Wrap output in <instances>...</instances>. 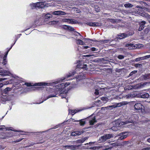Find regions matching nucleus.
<instances>
[{
    "label": "nucleus",
    "instance_id": "nucleus-1",
    "mask_svg": "<svg viewBox=\"0 0 150 150\" xmlns=\"http://www.w3.org/2000/svg\"><path fill=\"white\" fill-rule=\"evenodd\" d=\"M70 83L67 82L55 86V88L51 90L50 95L48 96L47 98L45 100L50 98L56 97L57 95H59L62 98H66L67 94L64 92V88L70 85ZM44 101V100L39 103H37V104H40L42 103Z\"/></svg>",
    "mask_w": 150,
    "mask_h": 150
},
{
    "label": "nucleus",
    "instance_id": "nucleus-2",
    "mask_svg": "<svg viewBox=\"0 0 150 150\" xmlns=\"http://www.w3.org/2000/svg\"><path fill=\"white\" fill-rule=\"evenodd\" d=\"M75 74V72H73L71 73H69L68 74L66 75V76L63 78L61 79L60 80L57 81H56L52 83H47L44 82H39L38 83L33 84L30 83H25V84L28 86H53L54 84H57L59 83H60L61 81H63L64 80H68L69 79H68V78L71 76H72L73 75Z\"/></svg>",
    "mask_w": 150,
    "mask_h": 150
},
{
    "label": "nucleus",
    "instance_id": "nucleus-3",
    "mask_svg": "<svg viewBox=\"0 0 150 150\" xmlns=\"http://www.w3.org/2000/svg\"><path fill=\"white\" fill-rule=\"evenodd\" d=\"M114 135L112 134H106L105 135L101 136L99 139V142H103L107 139H110L113 137Z\"/></svg>",
    "mask_w": 150,
    "mask_h": 150
},
{
    "label": "nucleus",
    "instance_id": "nucleus-4",
    "mask_svg": "<svg viewBox=\"0 0 150 150\" xmlns=\"http://www.w3.org/2000/svg\"><path fill=\"white\" fill-rule=\"evenodd\" d=\"M128 103L126 101H123L119 103H117L112 105L110 106H109V107H112L115 108L117 107H120L122 106L125 105Z\"/></svg>",
    "mask_w": 150,
    "mask_h": 150
},
{
    "label": "nucleus",
    "instance_id": "nucleus-5",
    "mask_svg": "<svg viewBox=\"0 0 150 150\" xmlns=\"http://www.w3.org/2000/svg\"><path fill=\"white\" fill-rule=\"evenodd\" d=\"M142 107H144L142 104L140 103H137L134 105V110H142Z\"/></svg>",
    "mask_w": 150,
    "mask_h": 150
},
{
    "label": "nucleus",
    "instance_id": "nucleus-6",
    "mask_svg": "<svg viewBox=\"0 0 150 150\" xmlns=\"http://www.w3.org/2000/svg\"><path fill=\"white\" fill-rule=\"evenodd\" d=\"M85 132V129H83L82 130L80 131H77L71 133V135L72 136H76L82 134L83 133Z\"/></svg>",
    "mask_w": 150,
    "mask_h": 150
},
{
    "label": "nucleus",
    "instance_id": "nucleus-7",
    "mask_svg": "<svg viewBox=\"0 0 150 150\" xmlns=\"http://www.w3.org/2000/svg\"><path fill=\"white\" fill-rule=\"evenodd\" d=\"M52 14L55 15L60 16L65 15L66 13L62 11H57L52 12Z\"/></svg>",
    "mask_w": 150,
    "mask_h": 150
},
{
    "label": "nucleus",
    "instance_id": "nucleus-8",
    "mask_svg": "<svg viewBox=\"0 0 150 150\" xmlns=\"http://www.w3.org/2000/svg\"><path fill=\"white\" fill-rule=\"evenodd\" d=\"M86 64H83V65H78L77 68L76 69V71H78L79 69H83L84 70H87V68Z\"/></svg>",
    "mask_w": 150,
    "mask_h": 150
},
{
    "label": "nucleus",
    "instance_id": "nucleus-9",
    "mask_svg": "<svg viewBox=\"0 0 150 150\" xmlns=\"http://www.w3.org/2000/svg\"><path fill=\"white\" fill-rule=\"evenodd\" d=\"M139 87V84H137L136 85H128L126 88H125V90H130L132 89H136L138 88Z\"/></svg>",
    "mask_w": 150,
    "mask_h": 150
},
{
    "label": "nucleus",
    "instance_id": "nucleus-10",
    "mask_svg": "<svg viewBox=\"0 0 150 150\" xmlns=\"http://www.w3.org/2000/svg\"><path fill=\"white\" fill-rule=\"evenodd\" d=\"M127 132H123L120 133L119 135L121 136L119 138V139L122 140L126 138L127 135Z\"/></svg>",
    "mask_w": 150,
    "mask_h": 150
},
{
    "label": "nucleus",
    "instance_id": "nucleus-11",
    "mask_svg": "<svg viewBox=\"0 0 150 150\" xmlns=\"http://www.w3.org/2000/svg\"><path fill=\"white\" fill-rule=\"evenodd\" d=\"M8 100L7 96L4 93L0 95V101L2 102H4Z\"/></svg>",
    "mask_w": 150,
    "mask_h": 150
},
{
    "label": "nucleus",
    "instance_id": "nucleus-12",
    "mask_svg": "<svg viewBox=\"0 0 150 150\" xmlns=\"http://www.w3.org/2000/svg\"><path fill=\"white\" fill-rule=\"evenodd\" d=\"M85 109V108H83L82 109H79V110H69V113L70 114H71L72 115H74V114H75L76 113L81 111H82L83 110H84Z\"/></svg>",
    "mask_w": 150,
    "mask_h": 150
},
{
    "label": "nucleus",
    "instance_id": "nucleus-13",
    "mask_svg": "<svg viewBox=\"0 0 150 150\" xmlns=\"http://www.w3.org/2000/svg\"><path fill=\"white\" fill-rule=\"evenodd\" d=\"M134 117L135 116L134 115H132L131 117L130 118H129L128 121L127 120L126 122H123V125L129 123H132L133 122L135 121V120H134Z\"/></svg>",
    "mask_w": 150,
    "mask_h": 150
},
{
    "label": "nucleus",
    "instance_id": "nucleus-14",
    "mask_svg": "<svg viewBox=\"0 0 150 150\" xmlns=\"http://www.w3.org/2000/svg\"><path fill=\"white\" fill-rule=\"evenodd\" d=\"M10 73L8 71L6 70H0V75L3 76H9Z\"/></svg>",
    "mask_w": 150,
    "mask_h": 150
},
{
    "label": "nucleus",
    "instance_id": "nucleus-15",
    "mask_svg": "<svg viewBox=\"0 0 150 150\" xmlns=\"http://www.w3.org/2000/svg\"><path fill=\"white\" fill-rule=\"evenodd\" d=\"M87 25L90 26H100L99 23L97 22H88L86 23Z\"/></svg>",
    "mask_w": 150,
    "mask_h": 150
},
{
    "label": "nucleus",
    "instance_id": "nucleus-16",
    "mask_svg": "<svg viewBox=\"0 0 150 150\" xmlns=\"http://www.w3.org/2000/svg\"><path fill=\"white\" fill-rule=\"evenodd\" d=\"M92 115L89 117V118H91L89 120V123L91 125H93L94 123L96 122H97L96 120V117H94L92 118Z\"/></svg>",
    "mask_w": 150,
    "mask_h": 150
},
{
    "label": "nucleus",
    "instance_id": "nucleus-17",
    "mask_svg": "<svg viewBox=\"0 0 150 150\" xmlns=\"http://www.w3.org/2000/svg\"><path fill=\"white\" fill-rule=\"evenodd\" d=\"M44 3L43 2H39L36 3V8H43L44 7Z\"/></svg>",
    "mask_w": 150,
    "mask_h": 150
},
{
    "label": "nucleus",
    "instance_id": "nucleus-18",
    "mask_svg": "<svg viewBox=\"0 0 150 150\" xmlns=\"http://www.w3.org/2000/svg\"><path fill=\"white\" fill-rule=\"evenodd\" d=\"M125 46L126 47H128L129 50L135 49L134 45L132 43L126 44Z\"/></svg>",
    "mask_w": 150,
    "mask_h": 150
},
{
    "label": "nucleus",
    "instance_id": "nucleus-19",
    "mask_svg": "<svg viewBox=\"0 0 150 150\" xmlns=\"http://www.w3.org/2000/svg\"><path fill=\"white\" fill-rule=\"evenodd\" d=\"M115 123L116 125V126H113L112 127L111 129L112 130L114 131H116L117 130V126L120 127L121 126V125L120 123H119L118 124H117V121H116L114 123Z\"/></svg>",
    "mask_w": 150,
    "mask_h": 150
},
{
    "label": "nucleus",
    "instance_id": "nucleus-20",
    "mask_svg": "<svg viewBox=\"0 0 150 150\" xmlns=\"http://www.w3.org/2000/svg\"><path fill=\"white\" fill-rule=\"evenodd\" d=\"M85 78V77L83 74H81L76 77V80L77 81H78L83 79H84Z\"/></svg>",
    "mask_w": 150,
    "mask_h": 150
},
{
    "label": "nucleus",
    "instance_id": "nucleus-21",
    "mask_svg": "<svg viewBox=\"0 0 150 150\" xmlns=\"http://www.w3.org/2000/svg\"><path fill=\"white\" fill-rule=\"evenodd\" d=\"M149 95L148 93H142L140 95V97L142 98H147L149 97Z\"/></svg>",
    "mask_w": 150,
    "mask_h": 150
},
{
    "label": "nucleus",
    "instance_id": "nucleus-22",
    "mask_svg": "<svg viewBox=\"0 0 150 150\" xmlns=\"http://www.w3.org/2000/svg\"><path fill=\"white\" fill-rule=\"evenodd\" d=\"M127 35V34L125 33H122L118 35L117 38L120 39H122L126 37Z\"/></svg>",
    "mask_w": 150,
    "mask_h": 150
},
{
    "label": "nucleus",
    "instance_id": "nucleus-23",
    "mask_svg": "<svg viewBox=\"0 0 150 150\" xmlns=\"http://www.w3.org/2000/svg\"><path fill=\"white\" fill-rule=\"evenodd\" d=\"M63 28L64 29H68L69 30H71V31H73L74 30V28L69 26L67 25H64L63 26Z\"/></svg>",
    "mask_w": 150,
    "mask_h": 150
},
{
    "label": "nucleus",
    "instance_id": "nucleus-24",
    "mask_svg": "<svg viewBox=\"0 0 150 150\" xmlns=\"http://www.w3.org/2000/svg\"><path fill=\"white\" fill-rule=\"evenodd\" d=\"M6 130H11V131H13L15 132H23V131L21 130H14L13 129V128L11 127H7L6 128Z\"/></svg>",
    "mask_w": 150,
    "mask_h": 150
},
{
    "label": "nucleus",
    "instance_id": "nucleus-25",
    "mask_svg": "<svg viewBox=\"0 0 150 150\" xmlns=\"http://www.w3.org/2000/svg\"><path fill=\"white\" fill-rule=\"evenodd\" d=\"M76 43L78 45H83L85 44V43L82 40L78 39L76 40Z\"/></svg>",
    "mask_w": 150,
    "mask_h": 150
},
{
    "label": "nucleus",
    "instance_id": "nucleus-26",
    "mask_svg": "<svg viewBox=\"0 0 150 150\" xmlns=\"http://www.w3.org/2000/svg\"><path fill=\"white\" fill-rule=\"evenodd\" d=\"M132 13L133 15H134L135 16H138V15H141L142 13L140 12V11H138L136 10H135L134 11H133Z\"/></svg>",
    "mask_w": 150,
    "mask_h": 150
},
{
    "label": "nucleus",
    "instance_id": "nucleus-27",
    "mask_svg": "<svg viewBox=\"0 0 150 150\" xmlns=\"http://www.w3.org/2000/svg\"><path fill=\"white\" fill-rule=\"evenodd\" d=\"M18 38H17L15 41V42H14V43L13 45H12L11 47V48L7 51L6 52V53L5 54V55H4V57H3V58H4L5 59H6V57H7V55H8V53L9 52V51L10 50L11 48L15 44L16 41H17V40Z\"/></svg>",
    "mask_w": 150,
    "mask_h": 150
},
{
    "label": "nucleus",
    "instance_id": "nucleus-28",
    "mask_svg": "<svg viewBox=\"0 0 150 150\" xmlns=\"http://www.w3.org/2000/svg\"><path fill=\"white\" fill-rule=\"evenodd\" d=\"M11 88L9 87H7L4 89V94H7L8 92L11 91Z\"/></svg>",
    "mask_w": 150,
    "mask_h": 150
},
{
    "label": "nucleus",
    "instance_id": "nucleus-29",
    "mask_svg": "<svg viewBox=\"0 0 150 150\" xmlns=\"http://www.w3.org/2000/svg\"><path fill=\"white\" fill-rule=\"evenodd\" d=\"M143 45L142 44H136L134 45L135 48H139L143 47Z\"/></svg>",
    "mask_w": 150,
    "mask_h": 150
},
{
    "label": "nucleus",
    "instance_id": "nucleus-30",
    "mask_svg": "<svg viewBox=\"0 0 150 150\" xmlns=\"http://www.w3.org/2000/svg\"><path fill=\"white\" fill-rule=\"evenodd\" d=\"M124 6L126 8H130L132 7L133 5L130 3H127L125 4Z\"/></svg>",
    "mask_w": 150,
    "mask_h": 150
},
{
    "label": "nucleus",
    "instance_id": "nucleus-31",
    "mask_svg": "<svg viewBox=\"0 0 150 150\" xmlns=\"http://www.w3.org/2000/svg\"><path fill=\"white\" fill-rule=\"evenodd\" d=\"M30 6L31 8L32 9H34L35 8H36V3H33L30 4Z\"/></svg>",
    "mask_w": 150,
    "mask_h": 150
},
{
    "label": "nucleus",
    "instance_id": "nucleus-32",
    "mask_svg": "<svg viewBox=\"0 0 150 150\" xmlns=\"http://www.w3.org/2000/svg\"><path fill=\"white\" fill-rule=\"evenodd\" d=\"M83 119H81L79 120V122H80V124L81 126H83L84 125L85 123V122L84 121H83Z\"/></svg>",
    "mask_w": 150,
    "mask_h": 150
},
{
    "label": "nucleus",
    "instance_id": "nucleus-33",
    "mask_svg": "<svg viewBox=\"0 0 150 150\" xmlns=\"http://www.w3.org/2000/svg\"><path fill=\"white\" fill-rule=\"evenodd\" d=\"M7 62V59H5L4 58H3V62L2 64L3 65H5L6 64Z\"/></svg>",
    "mask_w": 150,
    "mask_h": 150
},
{
    "label": "nucleus",
    "instance_id": "nucleus-34",
    "mask_svg": "<svg viewBox=\"0 0 150 150\" xmlns=\"http://www.w3.org/2000/svg\"><path fill=\"white\" fill-rule=\"evenodd\" d=\"M77 147H78V146H76V145H70L69 149L72 150H74Z\"/></svg>",
    "mask_w": 150,
    "mask_h": 150
},
{
    "label": "nucleus",
    "instance_id": "nucleus-35",
    "mask_svg": "<svg viewBox=\"0 0 150 150\" xmlns=\"http://www.w3.org/2000/svg\"><path fill=\"white\" fill-rule=\"evenodd\" d=\"M63 123H61V124H59L57 125L56 126H55L54 127L53 129H56V128H58L60 127H61V125L63 124Z\"/></svg>",
    "mask_w": 150,
    "mask_h": 150
},
{
    "label": "nucleus",
    "instance_id": "nucleus-36",
    "mask_svg": "<svg viewBox=\"0 0 150 150\" xmlns=\"http://www.w3.org/2000/svg\"><path fill=\"white\" fill-rule=\"evenodd\" d=\"M134 97L133 96L132 94H128L126 95V97L127 98H132Z\"/></svg>",
    "mask_w": 150,
    "mask_h": 150
},
{
    "label": "nucleus",
    "instance_id": "nucleus-37",
    "mask_svg": "<svg viewBox=\"0 0 150 150\" xmlns=\"http://www.w3.org/2000/svg\"><path fill=\"white\" fill-rule=\"evenodd\" d=\"M52 16L49 13L45 15V17L46 18H50Z\"/></svg>",
    "mask_w": 150,
    "mask_h": 150
},
{
    "label": "nucleus",
    "instance_id": "nucleus-38",
    "mask_svg": "<svg viewBox=\"0 0 150 150\" xmlns=\"http://www.w3.org/2000/svg\"><path fill=\"white\" fill-rule=\"evenodd\" d=\"M69 19L65 18L62 19V21L64 22H66L69 23Z\"/></svg>",
    "mask_w": 150,
    "mask_h": 150
},
{
    "label": "nucleus",
    "instance_id": "nucleus-39",
    "mask_svg": "<svg viewBox=\"0 0 150 150\" xmlns=\"http://www.w3.org/2000/svg\"><path fill=\"white\" fill-rule=\"evenodd\" d=\"M142 58H143V59L149 58H150V55L145 56L144 57H142Z\"/></svg>",
    "mask_w": 150,
    "mask_h": 150
},
{
    "label": "nucleus",
    "instance_id": "nucleus-40",
    "mask_svg": "<svg viewBox=\"0 0 150 150\" xmlns=\"http://www.w3.org/2000/svg\"><path fill=\"white\" fill-rule=\"evenodd\" d=\"M118 58L120 59H122L124 58V56L122 55H120L118 56Z\"/></svg>",
    "mask_w": 150,
    "mask_h": 150
},
{
    "label": "nucleus",
    "instance_id": "nucleus-41",
    "mask_svg": "<svg viewBox=\"0 0 150 150\" xmlns=\"http://www.w3.org/2000/svg\"><path fill=\"white\" fill-rule=\"evenodd\" d=\"M137 72V71H134L132 72H131L130 74H129L130 76H132L134 74L136 73Z\"/></svg>",
    "mask_w": 150,
    "mask_h": 150
},
{
    "label": "nucleus",
    "instance_id": "nucleus-42",
    "mask_svg": "<svg viewBox=\"0 0 150 150\" xmlns=\"http://www.w3.org/2000/svg\"><path fill=\"white\" fill-rule=\"evenodd\" d=\"M90 149H92L94 150H96V149H99L98 147L97 146H94L93 147H91L89 148Z\"/></svg>",
    "mask_w": 150,
    "mask_h": 150
},
{
    "label": "nucleus",
    "instance_id": "nucleus-43",
    "mask_svg": "<svg viewBox=\"0 0 150 150\" xmlns=\"http://www.w3.org/2000/svg\"><path fill=\"white\" fill-rule=\"evenodd\" d=\"M144 28V26H142V25H140L139 28V31H141Z\"/></svg>",
    "mask_w": 150,
    "mask_h": 150
},
{
    "label": "nucleus",
    "instance_id": "nucleus-44",
    "mask_svg": "<svg viewBox=\"0 0 150 150\" xmlns=\"http://www.w3.org/2000/svg\"><path fill=\"white\" fill-rule=\"evenodd\" d=\"M69 23L73 24L74 23V21L73 19H69Z\"/></svg>",
    "mask_w": 150,
    "mask_h": 150
},
{
    "label": "nucleus",
    "instance_id": "nucleus-45",
    "mask_svg": "<svg viewBox=\"0 0 150 150\" xmlns=\"http://www.w3.org/2000/svg\"><path fill=\"white\" fill-rule=\"evenodd\" d=\"M77 142L80 143H82L84 142V141H83V139H82L79 140H78L77 141Z\"/></svg>",
    "mask_w": 150,
    "mask_h": 150
},
{
    "label": "nucleus",
    "instance_id": "nucleus-46",
    "mask_svg": "<svg viewBox=\"0 0 150 150\" xmlns=\"http://www.w3.org/2000/svg\"><path fill=\"white\" fill-rule=\"evenodd\" d=\"M146 22L144 21H142L141 22L140 25L142 26H144Z\"/></svg>",
    "mask_w": 150,
    "mask_h": 150
},
{
    "label": "nucleus",
    "instance_id": "nucleus-47",
    "mask_svg": "<svg viewBox=\"0 0 150 150\" xmlns=\"http://www.w3.org/2000/svg\"><path fill=\"white\" fill-rule=\"evenodd\" d=\"M150 149V147L144 148L142 149L141 150H149Z\"/></svg>",
    "mask_w": 150,
    "mask_h": 150
},
{
    "label": "nucleus",
    "instance_id": "nucleus-48",
    "mask_svg": "<svg viewBox=\"0 0 150 150\" xmlns=\"http://www.w3.org/2000/svg\"><path fill=\"white\" fill-rule=\"evenodd\" d=\"M85 57H90L92 56H94V57H95V55L93 54H88V55H86L85 56Z\"/></svg>",
    "mask_w": 150,
    "mask_h": 150
},
{
    "label": "nucleus",
    "instance_id": "nucleus-49",
    "mask_svg": "<svg viewBox=\"0 0 150 150\" xmlns=\"http://www.w3.org/2000/svg\"><path fill=\"white\" fill-rule=\"evenodd\" d=\"M109 40H105L103 41V43H107L110 42Z\"/></svg>",
    "mask_w": 150,
    "mask_h": 150
},
{
    "label": "nucleus",
    "instance_id": "nucleus-50",
    "mask_svg": "<svg viewBox=\"0 0 150 150\" xmlns=\"http://www.w3.org/2000/svg\"><path fill=\"white\" fill-rule=\"evenodd\" d=\"M11 83L9 82L8 81H7L5 82V83H4V85H7L8 84H11Z\"/></svg>",
    "mask_w": 150,
    "mask_h": 150
},
{
    "label": "nucleus",
    "instance_id": "nucleus-51",
    "mask_svg": "<svg viewBox=\"0 0 150 150\" xmlns=\"http://www.w3.org/2000/svg\"><path fill=\"white\" fill-rule=\"evenodd\" d=\"M91 50L92 51H94L96 50V49L95 47H92L91 48Z\"/></svg>",
    "mask_w": 150,
    "mask_h": 150
},
{
    "label": "nucleus",
    "instance_id": "nucleus-52",
    "mask_svg": "<svg viewBox=\"0 0 150 150\" xmlns=\"http://www.w3.org/2000/svg\"><path fill=\"white\" fill-rule=\"evenodd\" d=\"M14 80V79H10V80L9 81H9V82L11 83V84H12Z\"/></svg>",
    "mask_w": 150,
    "mask_h": 150
},
{
    "label": "nucleus",
    "instance_id": "nucleus-53",
    "mask_svg": "<svg viewBox=\"0 0 150 150\" xmlns=\"http://www.w3.org/2000/svg\"><path fill=\"white\" fill-rule=\"evenodd\" d=\"M145 16L146 17H147L148 18H150V15H149L147 13H145Z\"/></svg>",
    "mask_w": 150,
    "mask_h": 150
},
{
    "label": "nucleus",
    "instance_id": "nucleus-54",
    "mask_svg": "<svg viewBox=\"0 0 150 150\" xmlns=\"http://www.w3.org/2000/svg\"><path fill=\"white\" fill-rule=\"evenodd\" d=\"M94 93L96 95H98L99 94L98 91L97 90H96V91Z\"/></svg>",
    "mask_w": 150,
    "mask_h": 150
},
{
    "label": "nucleus",
    "instance_id": "nucleus-55",
    "mask_svg": "<svg viewBox=\"0 0 150 150\" xmlns=\"http://www.w3.org/2000/svg\"><path fill=\"white\" fill-rule=\"evenodd\" d=\"M101 99L103 100H106L107 98L105 97H102L101 98Z\"/></svg>",
    "mask_w": 150,
    "mask_h": 150
},
{
    "label": "nucleus",
    "instance_id": "nucleus-56",
    "mask_svg": "<svg viewBox=\"0 0 150 150\" xmlns=\"http://www.w3.org/2000/svg\"><path fill=\"white\" fill-rule=\"evenodd\" d=\"M70 145H66L64 146L65 148H67V149H69Z\"/></svg>",
    "mask_w": 150,
    "mask_h": 150
},
{
    "label": "nucleus",
    "instance_id": "nucleus-57",
    "mask_svg": "<svg viewBox=\"0 0 150 150\" xmlns=\"http://www.w3.org/2000/svg\"><path fill=\"white\" fill-rule=\"evenodd\" d=\"M7 79L6 78H0V81H2L6 79Z\"/></svg>",
    "mask_w": 150,
    "mask_h": 150
},
{
    "label": "nucleus",
    "instance_id": "nucleus-58",
    "mask_svg": "<svg viewBox=\"0 0 150 150\" xmlns=\"http://www.w3.org/2000/svg\"><path fill=\"white\" fill-rule=\"evenodd\" d=\"M22 139H18L16 140V142H19L21 141L22 140Z\"/></svg>",
    "mask_w": 150,
    "mask_h": 150
},
{
    "label": "nucleus",
    "instance_id": "nucleus-59",
    "mask_svg": "<svg viewBox=\"0 0 150 150\" xmlns=\"http://www.w3.org/2000/svg\"><path fill=\"white\" fill-rule=\"evenodd\" d=\"M74 35H76V36H77L78 35H81L80 34V33H78V32H76L74 34Z\"/></svg>",
    "mask_w": 150,
    "mask_h": 150
},
{
    "label": "nucleus",
    "instance_id": "nucleus-60",
    "mask_svg": "<svg viewBox=\"0 0 150 150\" xmlns=\"http://www.w3.org/2000/svg\"><path fill=\"white\" fill-rule=\"evenodd\" d=\"M108 107H102L101 108V110H105V109H107Z\"/></svg>",
    "mask_w": 150,
    "mask_h": 150
},
{
    "label": "nucleus",
    "instance_id": "nucleus-61",
    "mask_svg": "<svg viewBox=\"0 0 150 150\" xmlns=\"http://www.w3.org/2000/svg\"><path fill=\"white\" fill-rule=\"evenodd\" d=\"M83 48L85 49H87V48L90 47L88 46H83Z\"/></svg>",
    "mask_w": 150,
    "mask_h": 150
},
{
    "label": "nucleus",
    "instance_id": "nucleus-62",
    "mask_svg": "<svg viewBox=\"0 0 150 150\" xmlns=\"http://www.w3.org/2000/svg\"><path fill=\"white\" fill-rule=\"evenodd\" d=\"M141 58H142V57L141 58H137L136 59H135V61H139L140 60V59Z\"/></svg>",
    "mask_w": 150,
    "mask_h": 150
},
{
    "label": "nucleus",
    "instance_id": "nucleus-63",
    "mask_svg": "<svg viewBox=\"0 0 150 150\" xmlns=\"http://www.w3.org/2000/svg\"><path fill=\"white\" fill-rule=\"evenodd\" d=\"M87 138L86 137H85L84 138L82 139H83V141H84V142L87 139Z\"/></svg>",
    "mask_w": 150,
    "mask_h": 150
},
{
    "label": "nucleus",
    "instance_id": "nucleus-64",
    "mask_svg": "<svg viewBox=\"0 0 150 150\" xmlns=\"http://www.w3.org/2000/svg\"><path fill=\"white\" fill-rule=\"evenodd\" d=\"M4 86V84L2 83H0V88Z\"/></svg>",
    "mask_w": 150,
    "mask_h": 150
}]
</instances>
